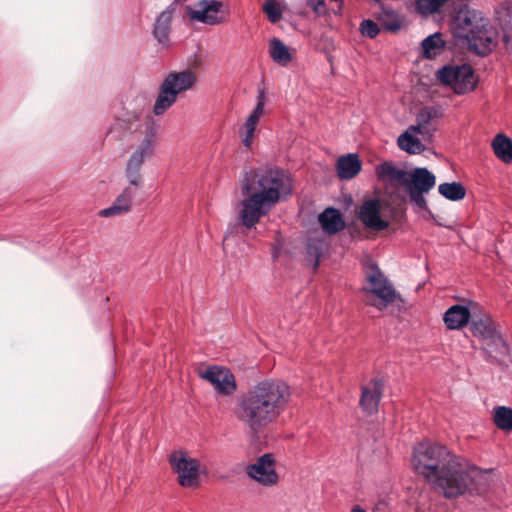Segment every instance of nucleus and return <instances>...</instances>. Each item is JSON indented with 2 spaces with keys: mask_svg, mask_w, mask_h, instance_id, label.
<instances>
[{
  "mask_svg": "<svg viewBox=\"0 0 512 512\" xmlns=\"http://www.w3.org/2000/svg\"><path fill=\"white\" fill-rule=\"evenodd\" d=\"M292 180L278 167L259 168L246 172L241 180L238 221L246 229L255 228L260 219L281 200L292 193Z\"/></svg>",
  "mask_w": 512,
  "mask_h": 512,
  "instance_id": "obj_1",
  "label": "nucleus"
},
{
  "mask_svg": "<svg viewBox=\"0 0 512 512\" xmlns=\"http://www.w3.org/2000/svg\"><path fill=\"white\" fill-rule=\"evenodd\" d=\"M291 399L292 389L286 381L266 378L238 397L235 416L252 432L259 433L277 421Z\"/></svg>",
  "mask_w": 512,
  "mask_h": 512,
  "instance_id": "obj_2",
  "label": "nucleus"
},
{
  "mask_svg": "<svg viewBox=\"0 0 512 512\" xmlns=\"http://www.w3.org/2000/svg\"><path fill=\"white\" fill-rule=\"evenodd\" d=\"M434 467L428 478L431 488L447 499H455L467 491L481 494L489 486V472L470 464L450 450Z\"/></svg>",
  "mask_w": 512,
  "mask_h": 512,
  "instance_id": "obj_3",
  "label": "nucleus"
},
{
  "mask_svg": "<svg viewBox=\"0 0 512 512\" xmlns=\"http://www.w3.org/2000/svg\"><path fill=\"white\" fill-rule=\"evenodd\" d=\"M489 24V19L482 12L465 5L456 12L452 28L455 37L462 40L471 52L485 56L494 47Z\"/></svg>",
  "mask_w": 512,
  "mask_h": 512,
  "instance_id": "obj_4",
  "label": "nucleus"
},
{
  "mask_svg": "<svg viewBox=\"0 0 512 512\" xmlns=\"http://www.w3.org/2000/svg\"><path fill=\"white\" fill-rule=\"evenodd\" d=\"M196 83L197 75L191 70L168 73L160 84L153 113L163 115L177 102L179 95L193 89Z\"/></svg>",
  "mask_w": 512,
  "mask_h": 512,
  "instance_id": "obj_5",
  "label": "nucleus"
},
{
  "mask_svg": "<svg viewBox=\"0 0 512 512\" xmlns=\"http://www.w3.org/2000/svg\"><path fill=\"white\" fill-rule=\"evenodd\" d=\"M436 78L457 95L468 94L474 91L478 85V77L469 64L444 65L437 70Z\"/></svg>",
  "mask_w": 512,
  "mask_h": 512,
  "instance_id": "obj_6",
  "label": "nucleus"
},
{
  "mask_svg": "<svg viewBox=\"0 0 512 512\" xmlns=\"http://www.w3.org/2000/svg\"><path fill=\"white\" fill-rule=\"evenodd\" d=\"M156 130L152 127L146 132L140 144L133 150L127 160L125 177L130 185L140 187L142 184L141 167L145 160L149 159L155 150Z\"/></svg>",
  "mask_w": 512,
  "mask_h": 512,
  "instance_id": "obj_7",
  "label": "nucleus"
},
{
  "mask_svg": "<svg viewBox=\"0 0 512 512\" xmlns=\"http://www.w3.org/2000/svg\"><path fill=\"white\" fill-rule=\"evenodd\" d=\"M449 449L440 443L429 440L422 441L414 446L411 463L415 472L423 478H428L435 465L443 460Z\"/></svg>",
  "mask_w": 512,
  "mask_h": 512,
  "instance_id": "obj_8",
  "label": "nucleus"
},
{
  "mask_svg": "<svg viewBox=\"0 0 512 512\" xmlns=\"http://www.w3.org/2000/svg\"><path fill=\"white\" fill-rule=\"evenodd\" d=\"M365 278L368 283L366 290L374 294L380 300V303L376 305L377 308L383 309L394 303L399 297L392 283L375 262L369 261L367 263L365 267Z\"/></svg>",
  "mask_w": 512,
  "mask_h": 512,
  "instance_id": "obj_9",
  "label": "nucleus"
},
{
  "mask_svg": "<svg viewBox=\"0 0 512 512\" xmlns=\"http://www.w3.org/2000/svg\"><path fill=\"white\" fill-rule=\"evenodd\" d=\"M172 470L178 476V483L184 488H196L200 483V463L186 452L175 451L169 457Z\"/></svg>",
  "mask_w": 512,
  "mask_h": 512,
  "instance_id": "obj_10",
  "label": "nucleus"
},
{
  "mask_svg": "<svg viewBox=\"0 0 512 512\" xmlns=\"http://www.w3.org/2000/svg\"><path fill=\"white\" fill-rule=\"evenodd\" d=\"M186 12L192 21L206 25H218L227 21L223 3L218 0H200L193 7L187 6Z\"/></svg>",
  "mask_w": 512,
  "mask_h": 512,
  "instance_id": "obj_11",
  "label": "nucleus"
},
{
  "mask_svg": "<svg viewBox=\"0 0 512 512\" xmlns=\"http://www.w3.org/2000/svg\"><path fill=\"white\" fill-rule=\"evenodd\" d=\"M198 376L208 381L221 396H230L237 389L235 376L228 368L211 365L199 370Z\"/></svg>",
  "mask_w": 512,
  "mask_h": 512,
  "instance_id": "obj_12",
  "label": "nucleus"
},
{
  "mask_svg": "<svg viewBox=\"0 0 512 512\" xmlns=\"http://www.w3.org/2000/svg\"><path fill=\"white\" fill-rule=\"evenodd\" d=\"M247 475L262 486L270 487L278 483L275 457L265 453L257 458L255 463L247 466Z\"/></svg>",
  "mask_w": 512,
  "mask_h": 512,
  "instance_id": "obj_13",
  "label": "nucleus"
},
{
  "mask_svg": "<svg viewBox=\"0 0 512 512\" xmlns=\"http://www.w3.org/2000/svg\"><path fill=\"white\" fill-rule=\"evenodd\" d=\"M375 174L380 183L387 189L398 190L405 187L409 172L400 168L393 161H384L375 167Z\"/></svg>",
  "mask_w": 512,
  "mask_h": 512,
  "instance_id": "obj_14",
  "label": "nucleus"
},
{
  "mask_svg": "<svg viewBox=\"0 0 512 512\" xmlns=\"http://www.w3.org/2000/svg\"><path fill=\"white\" fill-rule=\"evenodd\" d=\"M381 205L377 198H369L365 200L359 209V220L365 227L373 231H383L389 227V222L380 216Z\"/></svg>",
  "mask_w": 512,
  "mask_h": 512,
  "instance_id": "obj_15",
  "label": "nucleus"
},
{
  "mask_svg": "<svg viewBox=\"0 0 512 512\" xmlns=\"http://www.w3.org/2000/svg\"><path fill=\"white\" fill-rule=\"evenodd\" d=\"M484 359L494 365H500L509 356V345L499 330L481 344Z\"/></svg>",
  "mask_w": 512,
  "mask_h": 512,
  "instance_id": "obj_16",
  "label": "nucleus"
},
{
  "mask_svg": "<svg viewBox=\"0 0 512 512\" xmlns=\"http://www.w3.org/2000/svg\"><path fill=\"white\" fill-rule=\"evenodd\" d=\"M436 185L435 175L425 167H417L409 172L408 182L405 185L407 192H425Z\"/></svg>",
  "mask_w": 512,
  "mask_h": 512,
  "instance_id": "obj_17",
  "label": "nucleus"
},
{
  "mask_svg": "<svg viewBox=\"0 0 512 512\" xmlns=\"http://www.w3.org/2000/svg\"><path fill=\"white\" fill-rule=\"evenodd\" d=\"M139 187L128 186L125 187L122 192L116 197L114 202L108 208L102 209L98 212L101 217H114L128 213L132 207L133 198L136 195V191Z\"/></svg>",
  "mask_w": 512,
  "mask_h": 512,
  "instance_id": "obj_18",
  "label": "nucleus"
},
{
  "mask_svg": "<svg viewBox=\"0 0 512 512\" xmlns=\"http://www.w3.org/2000/svg\"><path fill=\"white\" fill-rule=\"evenodd\" d=\"M383 391V382L380 379L372 380L368 385L362 387L360 405L369 414L378 411Z\"/></svg>",
  "mask_w": 512,
  "mask_h": 512,
  "instance_id": "obj_19",
  "label": "nucleus"
},
{
  "mask_svg": "<svg viewBox=\"0 0 512 512\" xmlns=\"http://www.w3.org/2000/svg\"><path fill=\"white\" fill-rule=\"evenodd\" d=\"M265 106V94L264 91H260L257 97V104L253 109L252 113L249 115L245 123L243 124V129L245 130V135L242 139L243 145L245 147H250L252 144V139L254 132L256 130L259 119L264 113Z\"/></svg>",
  "mask_w": 512,
  "mask_h": 512,
  "instance_id": "obj_20",
  "label": "nucleus"
},
{
  "mask_svg": "<svg viewBox=\"0 0 512 512\" xmlns=\"http://www.w3.org/2000/svg\"><path fill=\"white\" fill-rule=\"evenodd\" d=\"M471 317L468 307L463 305H453L446 310L443 315V321L449 330H458L467 325Z\"/></svg>",
  "mask_w": 512,
  "mask_h": 512,
  "instance_id": "obj_21",
  "label": "nucleus"
},
{
  "mask_svg": "<svg viewBox=\"0 0 512 512\" xmlns=\"http://www.w3.org/2000/svg\"><path fill=\"white\" fill-rule=\"evenodd\" d=\"M361 170V161L356 153H349L339 157L336 163L337 175L342 180L354 178Z\"/></svg>",
  "mask_w": 512,
  "mask_h": 512,
  "instance_id": "obj_22",
  "label": "nucleus"
},
{
  "mask_svg": "<svg viewBox=\"0 0 512 512\" xmlns=\"http://www.w3.org/2000/svg\"><path fill=\"white\" fill-rule=\"evenodd\" d=\"M322 229L328 234H336L345 228L340 211L334 207L326 208L318 217Z\"/></svg>",
  "mask_w": 512,
  "mask_h": 512,
  "instance_id": "obj_23",
  "label": "nucleus"
},
{
  "mask_svg": "<svg viewBox=\"0 0 512 512\" xmlns=\"http://www.w3.org/2000/svg\"><path fill=\"white\" fill-rule=\"evenodd\" d=\"M499 330L500 329L497 324L488 315L473 320L471 324V332L473 336L480 341V345L491 338Z\"/></svg>",
  "mask_w": 512,
  "mask_h": 512,
  "instance_id": "obj_24",
  "label": "nucleus"
},
{
  "mask_svg": "<svg viewBox=\"0 0 512 512\" xmlns=\"http://www.w3.org/2000/svg\"><path fill=\"white\" fill-rule=\"evenodd\" d=\"M172 13L173 10L168 8L164 10L156 19L153 29V35L155 39L163 45L167 47L169 45L170 39V28L172 22Z\"/></svg>",
  "mask_w": 512,
  "mask_h": 512,
  "instance_id": "obj_25",
  "label": "nucleus"
},
{
  "mask_svg": "<svg viewBox=\"0 0 512 512\" xmlns=\"http://www.w3.org/2000/svg\"><path fill=\"white\" fill-rule=\"evenodd\" d=\"M445 45L446 42L440 32L429 35L421 42L422 55L426 59H433L443 53Z\"/></svg>",
  "mask_w": 512,
  "mask_h": 512,
  "instance_id": "obj_26",
  "label": "nucleus"
},
{
  "mask_svg": "<svg viewBox=\"0 0 512 512\" xmlns=\"http://www.w3.org/2000/svg\"><path fill=\"white\" fill-rule=\"evenodd\" d=\"M495 156L505 164L512 162V139L505 134H497L491 143Z\"/></svg>",
  "mask_w": 512,
  "mask_h": 512,
  "instance_id": "obj_27",
  "label": "nucleus"
},
{
  "mask_svg": "<svg viewBox=\"0 0 512 512\" xmlns=\"http://www.w3.org/2000/svg\"><path fill=\"white\" fill-rule=\"evenodd\" d=\"M269 53L273 61L282 66L287 65L292 60L288 47L278 38L270 40Z\"/></svg>",
  "mask_w": 512,
  "mask_h": 512,
  "instance_id": "obj_28",
  "label": "nucleus"
},
{
  "mask_svg": "<svg viewBox=\"0 0 512 512\" xmlns=\"http://www.w3.org/2000/svg\"><path fill=\"white\" fill-rule=\"evenodd\" d=\"M397 144L401 150L409 154H420L425 149L420 139L409 133V130H406L398 137Z\"/></svg>",
  "mask_w": 512,
  "mask_h": 512,
  "instance_id": "obj_29",
  "label": "nucleus"
},
{
  "mask_svg": "<svg viewBox=\"0 0 512 512\" xmlns=\"http://www.w3.org/2000/svg\"><path fill=\"white\" fill-rule=\"evenodd\" d=\"M438 192L450 201L462 200L466 195V189L460 182H446L438 186Z\"/></svg>",
  "mask_w": 512,
  "mask_h": 512,
  "instance_id": "obj_30",
  "label": "nucleus"
},
{
  "mask_svg": "<svg viewBox=\"0 0 512 512\" xmlns=\"http://www.w3.org/2000/svg\"><path fill=\"white\" fill-rule=\"evenodd\" d=\"M378 20L381 26L387 31L396 32L402 26L401 17L392 9L384 8L380 12Z\"/></svg>",
  "mask_w": 512,
  "mask_h": 512,
  "instance_id": "obj_31",
  "label": "nucleus"
},
{
  "mask_svg": "<svg viewBox=\"0 0 512 512\" xmlns=\"http://www.w3.org/2000/svg\"><path fill=\"white\" fill-rule=\"evenodd\" d=\"M493 420L495 425L503 431L512 430V408L498 406L494 408Z\"/></svg>",
  "mask_w": 512,
  "mask_h": 512,
  "instance_id": "obj_32",
  "label": "nucleus"
},
{
  "mask_svg": "<svg viewBox=\"0 0 512 512\" xmlns=\"http://www.w3.org/2000/svg\"><path fill=\"white\" fill-rule=\"evenodd\" d=\"M443 114V109L440 106H425L417 113L416 122L427 127L435 119L441 118Z\"/></svg>",
  "mask_w": 512,
  "mask_h": 512,
  "instance_id": "obj_33",
  "label": "nucleus"
},
{
  "mask_svg": "<svg viewBox=\"0 0 512 512\" xmlns=\"http://www.w3.org/2000/svg\"><path fill=\"white\" fill-rule=\"evenodd\" d=\"M262 9L267 15L268 20L275 24L281 20L284 6L276 0H266Z\"/></svg>",
  "mask_w": 512,
  "mask_h": 512,
  "instance_id": "obj_34",
  "label": "nucleus"
},
{
  "mask_svg": "<svg viewBox=\"0 0 512 512\" xmlns=\"http://www.w3.org/2000/svg\"><path fill=\"white\" fill-rule=\"evenodd\" d=\"M448 0H416V11L423 15L428 16L437 12Z\"/></svg>",
  "mask_w": 512,
  "mask_h": 512,
  "instance_id": "obj_35",
  "label": "nucleus"
},
{
  "mask_svg": "<svg viewBox=\"0 0 512 512\" xmlns=\"http://www.w3.org/2000/svg\"><path fill=\"white\" fill-rule=\"evenodd\" d=\"M324 248V242L319 239L310 238L307 242V257L310 261L314 262V267L319 265L320 257Z\"/></svg>",
  "mask_w": 512,
  "mask_h": 512,
  "instance_id": "obj_36",
  "label": "nucleus"
},
{
  "mask_svg": "<svg viewBox=\"0 0 512 512\" xmlns=\"http://www.w3.org/2000/svg\"><path fill=\"white\" fill-rule=\"evenodd\" d=\"M506 10L509 19L503 28V42L512 52V2L507 4Z\"/></svg>",
  "mask_w": 512,
  "mask_h": 512,
  "instance_id": "obj_37",
  "label": "nucleus"
},
{
  "mask_svg": "<svg viewBox=\"0 0 512 512\" xmlns=\"http://www.w3.org/2000/svg\"><path fill=\"white\" fill-rule=\"evenodd\" d=\"M361 33L369 38H375L379 34V26L373 20H363L361 23Z\"/></svg>",
  "mask_w": 512,
  "mask_h": 512,
  "instance_id": "obj_38",
  "label": "nucleus"
},
{
  "mask_svg": "<svg viewBox=\"0 0 512 512\" xmlns=\"http://www.w3.org/2000/svg\"><path fill=\"white\" fill-rule=\"evenodd\" d=\"M411 203L419 210H427L428 205L425 198V192H408Z\"/></svg>",
  "mask_w": 512,
  "mask_h": 512,
  "instance_id": "obj_39",
  "label": "nucleus"
},
{
  "mask_svg": "<svg viewBox=\"0 0 512 512\" xmlns=\"http://www.w3.org/2000/svg\"><path fill=\"white\" fill-rule=\"evenodd\" d=\"M307 5L312 8L314 14L318 17L327 13L325 0H306Z\"/></svg>",
  "mask_w": 512,
  "mask_h": 512,
  "instance_id": "obj_40",
  "label": "nucleus"
},
{
  "mask_svg": "<svg viewBox=\"0 0 512 512\" xmlns=\"http://www.w3.org/2000/svg\"><path fill=\"white\" fill-rule=\"evenodd\" d=\"M371 512H390V505L385 498L378 499L373 505Z\"/></svg>",
  "mask_w": 512,
  "mask_h": 512,
  "instance_id": "obj_41",
  "label": "nucleus"
},
{
  "mask_svg": "<svg viewBox=\"0 0 512 512\" xmlns=\"http://www.w3.org/2000/svg\"><path fill=\"white\" fill-rule=\"evenodd\" d=\"M407 130H409V133H411V132H415V133H419V134L426 133V127L419 122H417L416 125H411Z\"/></svg>",
  "mask_w": 512,
  "mask_h": 512,
  "instance_id": "obj_42",
  "label": "nucleus"
},
{
  "mask_svg": "<svg viewBox=\"0 0 512 512\" xmlns=\"http://www.w3.org/2000/svg\"><path fill=\"white\" fill-rule=\"evenodd\" d=\"M350 512H367L363 507H361L360 505H354Z\"/></svg>",
  "mask_w": 512,
  "mask_h": 512,
  "instance_id": "obj_43",
  "label": "nucleus"
},
{
  "mask_svg": "<svg viewBox=\"0 0 512 512\" xmlns=\"http://www.w3.org/2000/svg\"><path fill=\"white\" fill-rule=\"evenodd\" d=\"M229 240H230V237H229L228 235H226V236L224 237V243H225V245H227V243H228V241H229Z\"/></svg>",
  "mask_w": 512,
  "mask_h": 512,
  "instance_id": "obj_44",
  "label": "nucleus"
}]
</instances>
